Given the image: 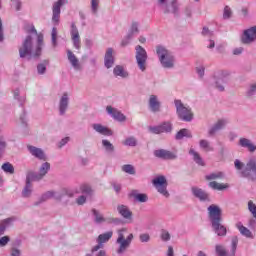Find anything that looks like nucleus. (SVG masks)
<instances>
[{
	"instance_id": "nucleus-1",
	"label": "nucleus",
	"mask_w": 256,
	"mask_h": 256,
	"mask_svg": "<svg viewBox=\"0 0 256 256\" xmlns=\"http://www.w3.org/2000/svg\"><path fill=\"white\" fill-rule=\"evenodd\" d=\"M27 33H34V35H37L36 46L33 50V36L28 35L23 41L22 47L19 48L20 58L25 59V57H27L28 61H31V59H39L43 53V47L45 45L43 42V34H37V29H35V26L33 25L27 30Z\"/></svg>"
},
{
	"instance_id": "nucleus-2",
	"label": "nucleus",
	"mask_w": 256,
	"mask_h": 256,
	"mask_svg": "<svg viewBox=\"0 0 256 256\" xmlns=\"http://www.w3.org/2000/svg\"><path fill=\"white\" fill-rule=\"evenodd\" d=\"M207 210L214 233H216L218 237H225V235H227V228L221 224V221H223V210L215 204L210 205Z\"/></svg>"
},
{
	"instance_id": "nucleus-3",
	"label": "nucleus",
	"mask_w": 256,
	"mask_h": 256,
	"mask_svg": "<svg viewBox=\"0 0 256 256\" xmlns=\"http://www.w3.org/2000/svg\"><path fill=\"white\" fill-rule=\"evenodd\" d=\"M156 55L164 69H173L175 67V55L169 51L165 46H156Z\"/></svg>"
},
{
	"instance_id": "nucleus-4",
	"label": "nucleus",
	"mask_w": 256,
	"mask_h": 256,
	"mask_svg": "<svg viewBox=\"0 0 256 256\" xmlns=\"http://www.w3.org/2000/svg\"><path fill=\"white\" fill-rule=\"evenodd\" d=\"M75 192L73 190L63 188L59 192L55 191H47L44 194L41 195V197L34 203V205L37 207L41 205V203H45V201H49V199H56V201H61L64 197L72 198L74 197Z\"/></svg>"
},
{
	"instance_id": "nucleus-5",
	"label": "nucleus",
	"mask_w": 256,
	"mask_h": 256,
	"mask_svg": "<svg viewBox=\"0 0 256 256\" xmlns=\"http://www.w3.org/2000/svg\"><path fill=\"white\" fill-rule=\"evenodd\" d=\"M174 105L176 107L177 117L180 121H184L185 123H191V121H193L194 114L191 107L185 106L179 99L174 100Z\"/></svg>"
},
{
	"instance_id": "nucleus-6",
	"label": "nucleus",
	"mask_w": 256,
	"mask_h": 256,
	"mask_svg": "<svg viewBox=\"0 0 256 256\" xmlns=\"http://www.w3.org/2000/svg\"><path fill=\"white\" fill-rule=\"evenodd\" d=\"M127 231V228H122L118 230V238L116 239L117 245H119L118 249L116 250V253L118 255H122V253L126 252L129 247H131V243L133 242V234H129L127 238L125 239V233Z\"/></svg>"
},
{
	"instance_id": "nucleus-7",
	"label": "nucleus",
	"mask_w": 256,
	"mask_h": 256,
	"mask_svg": "<svg viewBox=\"0 0 256 256\" xmlns=\"http://www.w3.org/2000/svg\"><path fill=\"white\" fill-rule=\"evenodd\" d=\"M237 245H239V238L233 236L231 239V249L230 252L223 244L215 245L216 256H236L237 255Z\"/></svg>"
},
{
	"instance_id": "nucleus-8",
	"label": "nucleus",
	"mask_w": 256,
	"mask_h": 256,
	"mask_svg": "<svg viewBox=\"0 0 256 256\" xmlns=\"http://www.w3.org/2000/svg\"><path fill=\"white\" fill-rule=\"evenodd\" d=\"M135 51H136V63L138 66V69H140V71L144 72L147 70V50H145V48H143V46L141 45H137L135 47Z\"/></svg>"
},
{
	"instance_id": "nucleus-9",
	"label": "nucleus",
	"mask_w": 256,
	"mask_h": 256,
	"mask_svg": "<svg viewBox=\"0 0 256 256\" xmlns=\"http://www.w3.org/2000/svg\"><path fill=\"white\" fill-rule=\"evenodd\" d=\"M229 74L224 70H219L214 74L215 88L221 93L225 91V85L229 83Z\"/></svg>"
},
{
	"instance_id": "nucleus-10",
	"label": "nucleus",
	"mask_w": 256,
	"mask_h": 256,
	"mask_svg": "<svg viewBox=\"0 0 256 256\" xmlns=\"http://www.w3.org/2000/svg\"><path fill=\"white\" fill-rule=\"evenodd\" d=\"M241 174L242 177H246V179L250 181H256V157H252L248 160Z\"/></svg>"
},
{
	"instance_id": "nucleus-11",
	"label": "nucleus",
	"mask_w": 256,
	"mask_h": 256,
	"mask_svg": "<svg viewBox=\"0 0 256 256\" xmlns=\"http://www.w3.org/2000/svg\"><path fill=\"white\" fill-rule=\"evenodd\" d=\"M152 184L160 195H163V197L166 198L169 197V191H167V185H169V183L167 182V178H165V176H157L152 180Z\"/></svg>"
},
{
	"instance_id": "nucleus-12",
	"label": "nucleus",
	"mask_w": 256,
	"mask_h": 256,
	"mask_svg": "<svg viewBox=\"0 0 256 256\" xmlns=\"http://www.w3.org/2000/svg\"><path fill=\"white\" fill-rule=\"evenodd\" d=\"M191 193L195 199H198L200 203H210L211 202V196L207 191L203 190L202 188H199L197 186H193L191 188Z\"/></svg>"
},
{
	"instance_id": "nucleus-13",
	"label": "nucleus",
	"mask_w": 256,
	"mask_h": 256,
	"mask_svg": "<svg viewBox=\"0 0 256 256\" xmlns=\"http://www.w3.org/2000/svg\"><path fill=\"white\" fill-rule=\"evenodd\" d=\"M241 41L244 45H251L256 41V26H252L243 31Z\"/></svg>"
},
{
	"instance_id": "nucleus-14",
	"label": "nucleus",
	"mask_w": 256,
	"mask_h": 256,
	"mask_svg": "<svg viewBox=\"0 0 256 256\" xmlns=\"http://www.w3.org/2000/svg\"><path fill=\"white\" fill-rule=\"evenodd\" d=\"M154 157L163 159V161H175L177 159V153L165 149H158L154 151Z\"/></svg>"
},
{
	"instance_id": "nucleus-15",
	"label": "nucleus",
	"mask_w": 256,
	"mask_h": 256,
	"mask_svg": "<svg viewBox=\"0 0 256 256\" xmlns=\"http://www.w3.org/2000/svg\"><path fill=\"white\" fill-rule=\"evenodd\" d=\"M70 35L75 49H81V36L79 35V29L75 22L71 23Z\"/></svg>"
},
{
	"instance_id": "nucleus-16",
	"label": "nucleus",
	"mask_w": 256,
	"mask_h": 256,
	"mask_svg": "<svg viewBox=\"0 0 256 256\" xmlns=\"http://www.w3.org/2000/svg\"><path fill=\"white\" fill-rule=\"evenodd\" d=\"M65 3H67V0H58L57 2H55L53 4V8H52V13H53L52 21L56 25H59V19L61 17V7H63V5H65Z\"/></svg>"
},
{
	"instance_id": "nucleus-17",
	"label": "nucleus",
	"mask_w": 256,
	"mask_h": 256,
	"mask_svg": "<svg viewBox=\"0 0 256 256\" xmlns=\"http://www.w3.org/2000/svg\"><path fill=\"white\" fill-rule=\"evenodd\" d=\"M106 111L108 115H110L112 118H114L115 121H118L119 123H124V121H127V116H125V114H123L117 108L107 106Z\"/></svg>"
},
{
	"instance_id": "nucleus-18",
	"label": "nucleus",
	"mask_w": 256,
	"mask_h": 256,
	"mask_svg": "<svg viewBox=\"0 0 256 256\" xmlns=\"http://www.w3.org/2000/svg\"><path fill=\"white\" fill-rule=\"evenodd\" d=\"M225 125H227V120L220 119L215 124H213L208 130V137H215L221 129H225Z\"/></svg>"
},
{
	"instance_id": "nucleus-19",
	"label": "nucleus",
	"mask_w": 256,
	"mask_h": 256,
	"mask_svg": "<svg viewBox=\"0 0 256 256\" xmlns=\"http://www.w3.org/2000/svg\"><path fill=\"white\" fill-rule=\"evenodd\" d=\"M117 211L123 219H126L127 223H133V212L129 210V207L120 204L117 206Z\"/></svg>"
},
{
	"instance_id": "nucleus-20",
	"label": "nucleus",
	"mask_w": 256,
	"mask_h": 256,
	"mask_svg": "<svg viewBox=\"0 0 256 256\" xmlns=\"http://www.w3.org/2000/svg\"><path fill=\"white\" fill-rule=\"evenodd\" d=\"M58 109L59 115L61 117H63V115L67 113V109H69V94H67V92L63 93V95L61 96L59 100Z\"/></svg>"
},
{
	"instance_id": "nucleus-21",
	"label": "nucleus",
	"mask_w": 256,
	"mask_h": 256,
	"mask_svg": "<svg viewBox=\"0 0 256 256\" xmlns=\"http://www.w3.org/2000/svg\"><path fill=\"white\" fill-rule=\"evenodd\" d=\"M27 149L29 153L36 159H39L40 161H47V156L45 155L43 149L31 145H28Z\"/></svg>"
},
{
	"instance_id": "nucleus-22",
	"label": "nucleus",
	"mask_w": 256,
	"mask_h": 256,
	"mask_svg": "<svg viewBox=\"0 0 256 256\" xmlns=\"http://www.w3.org/2000/svg\"><path fill=\"white\" fill-rule=\"evenodd\" d=\"M148 107L152 113H159L161 111V102L157 95H151L148 100Z\"/></svg>"
},
{
	"instance_id": "nucleus-23",
	"label": "nucleus",
	"mask_w": 256,
	"mask_h": 256,
	"mask_svg": "<svg viewBox=\"0 0 256 256\" xmlns=\"http://www.w3.org/2000/svg\"><path fill=\"white\" fill-rule=\"evenodd\" d=\"M163 10L165 14L173 13L174 17H179V2L172 0L170 6L165 5Z\"/></svg>"
},
{
	"instance_id": "nucleus-24",
	"label": "nucleus",
	"mask_w": 256,
	"mask_h": 256,
	"mask_svg": "<svg viewBox=\"0 0 256 256\" xmlns=\"http://www.w3.org/2000/svg\"><path fill=\"white\" fill-rule=\"evenodd\" d=\"M115 65V56H113V48H107L104 56V66L106 69H111Z\"/></svg>"
},
{
	"instance_id": "nucleus-25",
	"label": "nucleus",
	"mask_w": 256,
	"mask_h": 256,
	"mask_svg": "<svg viewBox=\"0 0 256 256\" xmlns=\"http://www.w3.org/2000/svg\"><path fill=\"white\" fill-rule=\"evenodd\" d=\"M92 129H94L96 133H99L100 135H105L106 137H111V135H113V131L111 129L99 123L93 124Z\"/></svg>"
},
{
	"instance_id": "nucleus-26",
	"label": "nucleus",
	"mask_w": 256,
	"mask_h": 256,
	"mask_svg": "<svg viewBox=\"0 0 256 256\" xmlns=\"http://www.w3.org/2000/svg\"><path fill=\"white\" fill-rule=\"evenodd\" d=\"M238 145L240 147H243L244 149H248V151H250V153H255V151H256V145L253 144V142L251 140H249L248 138H240Z\"/></svg>"
},
{
	"instance_id": "nucleus-27",
	"label": "nucleus",
	"mask_w": 256,
	"mask_h": 256,
	"mask_svg": "<svg viewBox=\"0 0 256 256\" xmlns=\"http://www.w3.org/2000/svg\"><path fill=\"white\" fill-rule=\"evenodd\" d=\"M185 138L193 139V133H191V130L183 128V129H180L175 135L176 141H181Z\"/></svg>"
},
{
	"instance_id": "nucleus-28",
	"label": "nucleus",
	"mask_w": 256,
	"mask_h": 256,
	"mask_svg": "<svg viewBox=\"0 0 256 256\" xmlns=\"http://www.w3.org/2000/svg\"><path fill=\"white\" fill-rule=\"evenodd\" d=\"M43 179L39 172L33 170H28L26 173V183H31L33 181H41Z\"/></svg>"
},
{
	"instance_id": "nucleus-29",
	"label": "nucleus",
	"mask_w": 256,
	"mask_h": 256,
	"mask_svg": "<svg viewBox=\"0 0 256 256\" xmlns=\"http://www.w3.org/2000/svg\"><path fill=\"white\" fill-rule=\"evenodd\" d=\"M113 73L115 77H121L122 79H127V77H129V72H127L125 68H123V66L121 65L115 66L113 69Z\"/></svg>"
},
{
	"instance_id": "nucleus-30",
	"label": "nucleus",
	"mask_w": 256,
	"mask_h": 256,
	"mask_svg": "<svg viewBox=\"0 0 256 256\" xmlns=\"http://www.w3.org/2000/svg\"><path fill=\"white\" fill-rule=\"evenodd\" d=\"M237 229L243 235V237H247V239H253V232L249 230V228L243 226L241 222L237 224Z\"/></svg>"
},
{
	"instance_id": "nucleus-31",
	"label": "nucleus",
	"mask_w": 256,
	"mask_h": 256,
	"mask_svg": "<svg viewBox=\"0 0 256 256\" xmlns=\"http://www.w3.org/2000/svg\"><path fill=\"white\" fill-rule=\"evenodd\" d=\"M92 215L94 216V222L96 225H101V223H107V218L103 216L97 209H92Z\"/></svg>"
},
{
	"instance_id": "nucleus-32",
	"label": "nucleus",
	"mask_w": 256,
	"mask_h": 256,
	"mask_svg": "<svg viewBox=\"0 0 256 256\" xmlns=\"http://www.w3.org/2000/svg\"><path fill=\"white\" fill-rule=\"evenodd\" d=\"M189 155L193 156V160L197 165H200L201 167H205V161H203V158L201 155H199V152H196L195 149L191 148L189 150Z\"/></svg>"
},
{
	"instance_id": "nucleus-33",
	"label": "nucleus",
	"mask_w": 256,
	"mask_h": 256,
	"mask_svg": "<svg viewBox=\"0 0 256 256\" xmlns=\"http://www.w3.org/2000/svg\"><path fill=\"white\" fill-rule=\"evenodd\" d=\"M67 57L72 67H74L75 69H80L81 65L79 64V59H77V57L75 56V54H73L71 50L67 51Z\"/></svg>"
},
{
	"instance_id": "nucleus-34",
	"label": "nucleus",
	"mask_w": 256,
	"mask_h": 256,
	"mask_svg": "<svg viewBox=\"0 0 256 256\" xmlns=\"http://www.w3.org/2000/svg\"><path fill=\"white\" fill-rule=\"evenodd\" d=\"M131 196L134 197L135 201H138L139 203H147V194L137 193V190H133L131 192Z\"/></svg>"
},
{
	"instance_id": "nucleus-35",
	"label": "nucleus",
	"mask_w": 256,
	"mask_h": 256,
	"mask_svg": "<svg viewBox=\"0 0 256 256\" xmlns=\"http://www.w3.org/2000/svg\"><path fill=\"white\" fill-rule=\"evenodd\" d=\"M209 187H211V189H214V191H224V189L229 188V185L212 181V182H209Z\"/></svg>"
},
{
	"instance_id": "nucleus-36",
	"label": "nucleus",
	"mask_w": 256,
	"mask_h": 256,
	"mask_svg": "<svg viewBox=\"0 0 256 256\" xmlns=\"http://www.w3.org/2000/svg\"><path fill=\"white\" fill-rule=\"evenodd\" d=\"M48 65H49V60H43L41 63H39L37 65L38 75H45V73H47Z\"/></svg>"
},
{
	"instance_id": "nucleus-37",
	"label": "nucleus",
	"mask_w": 256,
	"mask_h": 256,
	"mask_svg": "<svg viewBox=\"0 0 256 256\" xmlns=\"http://www.w3.org/2000/svg\"><path fill=\"white\" fill-rule=\"evenodd\" d=\"M160 131L162 133H171L173 131V123L165 121L160 124Z\"/></svg>"
},
{
	"instance_id": "nucleus-38",
	"label": "nucleus",
	"mask_w": 256,
	"mask_h": 256,
	"mask_svg": "<svg viewBox=\"0 0 256 256\" xmlns=\"http://www.w3.org/2000/svg\"><path fill=\"white\" fill-rule=\"evenodd\" d=\"M111 237H113V231H108L103 234H100L97 238V241H99L102 244L107 243V241H109Z\"/></svg>"
},
{
	"instance_id": "nucleus-39",
	"label": "nucleus",
	"mask_w": 256,
	"mask_h": 256,
	"mask_svg": "<svg viewBox=\"0 0 256 256\" xmlns=\"http://www.w3.org/2000/svg\"><path fill=\"white\" fill-rule=\"evenodd\" d=\"M33 193V186L31 183L26 182L24 189L22 190V197L27 198L31 197V194Z\"/></svg>"
},
{
	"instance_id": "nucleus-40",
	"label": "nucleus",
	"mask_w": 256,
	"mask_h": 256,
	"mask_svg": "<svg viewBox=\"0 0 256 256\" xmlns=\"http://www.w3.org/2000/svg\"><path fill=\"white\" fill-rule=\"evenodd\" d=\"M50 170L51 164L49 162H44L39 169L41 178L43 179V177H45V175H47V173H49Z\"/></svg>"
},
{
	"instance_id": "nucleus-41",
	"label": "nucleus",
	"mask_w": 256,
	"mask_h": 256,
	"mask_svg": "<svg viewBox=\"0 0 256 256\" xmlns=\"http://www.w3.org/2000/svg\"><path fill=\"white\" fill-rule=\"evenodd\" d=\"M102 145L106 151V153H115V146L109 142L107 139L102 140Z\"/></svg>"
},
{
	"instance_id": "nucleus-42",
	"label": "nucleus",
	"mask_w": 256,
	"mask_h": 256,
	"mask_svg": "<svg viewBox=\"0 0 256 256\" xmlns=\"http://www.w3.org/2000/svg\"><path fill=\"white\" fill-rule=\"evenodd\" d=\"M80 191L81 193H83V195H87L88 197H91V195H93V189L88 184L81 185Z\"/></svg>"
},
{
	"instance_id": "nucleus-43",
	"label": "nucleus",
	"mask_w": 256,
	"mask_h": 256,
	"mask_svg": "<svg viewBox=\"0 0 256 256\" xmlns=\"http://www.w3.org/2000/svg\"><path fill=\"white\" fill-rule=\"evenodd\" d=\"M139 33V22H132L130 29L128 30V35L135 37V34Z\"/></svg>"
},
{
	"instance_id": "nucleus-44",
	"label": "nucleus",
	"mask_w": 256,
	"mask_h": 256,
	"mask_svg": "<svg viewBox=\"0 0 256 256\" xmlns=\"http://www.w3.org/2000/svg\"><path fill=\"white\" fill-rule=\"evenodd\" d=\"M224 174L223 172H214L209 175H206L207 181H215V179H223Z\"/></svg>"
},
{
	"instance_id": "nucleus-45",
	"label": "nucleus",
	"mask_w": 256,
	"mask_h": 256,
	"mask_svg": "<svg viewBox=\"0 0 256 256\" xmlns=\"http://www.w3.org/2000/svg\"><path fill=\"white\" fill-rule=\"evenodd\" d=\"M107 225H123V220L121 218H113V217H107L106 218Z\"/></svg>"
},
{
	"instance_id": "nucleus-46",
	"label": "nucleus",
	"mask_w": 256,
	"mask_h": 256,
	"mask_svg": "<svg viewBox=\"0 0 256 256\" xmlns=\"http://www.w3.org/2000/svg\"><path fill=\"white\" fill-rule=\"evenodd\" d=\"M2 170L4 173H9L10 175H13L15 173V167H13V164L6 162L2 165Z\"/></svg>"
},
{
	"instance_id": "nucleus-47",
	"label": "nucleus",
	"mask_w": 256,
	"mask_h": 256,
	"mask_svg": "<svg viewBox=\"0 0 256 256\" xmlns=\"http://www.w3.org/2000/svg\"><path fill=\"white\" fill-rule=\"evenodd\" d=\"M124 145H126V147H137V138H135L134 136L126 138L124 141Z\"/></svg>"
},
{
	"instance_id": "nucleus-48",
	"label": "nucleus",
	"mask_w": 256,
	"mask_h": 256,
	"mask_svg": "<svg viewBox=\"0 0 256 256\" xmlns=\"http://www.w3.org/2000/svg\"><path fill=\"white\" fill-rule=\"evenodd\" d=\"M122 171L128 173V175H135V167L131 164H125L122 166Z\"/></svg>"
},
{
	"instance_id": "nucleus-49",
	"label": "nucleus",
	"mask_w": 256,
	"mask_h": 256,
	"mask_svg": "<svg viewBox=\"0 0 256 256\" xmlns=\"http://www.w3.org/2000/svg\"><path fill=\"white\" fill-rule=\"evenodd\" d=\"M160 239L167 243V241H171V234L169 233V231L162 229L160 231Z\"/></svg>"
},
{
	"instance_id": "nucleus-50",
	"label": "nucleus",
	"mask_w": 256,
	"mask_h": 256,
	"mask_svg": "<svg viewBox=\"0 0 256 256\" xmlns=\"http://www.w3.org/2000/svg\"><path fill=\"white\" fill-rule=\"evenodd\" d=\"M199 145H200V148L205 149V151H213V147H211V145L206 139L200 140Z\"/></svg>"
},
{
	"instance_id": "nucleus-51",
	"label": "nucleus",
	"mask_w": 256,
	"mask_h": 256,
	"mask_svg": "<svg viewBox=\"0 0 256 256\" xmlns=\"http://www.w3.org/2000/svg\"><path fill=\"white\" fill-rule=\"evenodd\" d=\"M149 133H152L153 135H161V126L160 124L157 126H149L148 127Z\"/></svg>"
},
{
	"instance_id": "nucleus-52",
	"label": "nucleus",
	"mask_w": 256,
	"mask_h": 256,
	"mask_svg": "<svg viewBox=\"0 0 256 256\" xmlns=\"http://www.w3.org/2000/svg\"><path fill=\"white\" fill-rule=\"evenodd\" d=\"M132 40L133 36H131V34H127L126 36H124L120 43L121 47H127V45H129V43H131Z\"/></svg>"
},
{
	"instance_id": "nucleus-53",
	"label": "nucleus",
	"mask_w": 256,
	"mask_h": 256,
	"mask_svg": "<svg viewBox=\"0 0 256 256\" xmlns=\"http://www.w3.org/2000/svg\"><path fill=\"white\" fill-rule=\"evenodd\" d=\"M232 15H233V11L231 10V7L225 6L224 12H223V19H231Z\"/></svg>"
},
{
	"instance_id": "nucleus-54",
	"label": "nucleus",
	"mask_w": 256,
	"mask_h": 256,
	"mask_svg": "<svg viewBox=\"0 0 256 256\" xmlns=\"http://www.w3.org/2000/svg\"><path fill=\"white\" fill-rule=\"evenodd\" d=\"M248 211L252 213V216L256 219V205L251 200L248 201Z\"/></svg>"
},
{
	"instance_id": "nucleus-55",
	"label": "nucleus",
	"mask_w": 256,
	"mask_h": 256,
	"mask_svg": "<svg viewBox=\"0 0 256 256\" xmlns=\"http://www.w3.org/2000/svg\"><path fill=\"white\" fill-rule=\"evenodd\" d=\"M91 10L94 15L99 11V0H91Z\"/></svg>"
},
{
	"instance_id": "nucleus-56",
	"label": "nucleus",
	"mask_w": 256,
	"mask_h": 256,
	"mask_svg": "<svg viewBox=\"0 0 256 256\" xmlns=\"http://www.w3.org/2000/svg\"><path fill=\"white\" fill-rule=\"evenodd\" d=\"M247 97H253L256 95V83L251 84L246 92Z\"/></svg>"
},
{
	"instance_id": "nucleus-57",
	"label": "nucleus",
	"mask_w": 256,
	"mask_h": 256,
	"mask_svg": "<svg viewBox=\"0 0 256 256\" xmlns=\"http://www.w3.org/2000/svg\"><path fill=\"white\" fill-rule=\"evenodd\" d=\"M5 149H7V141H5V138L0 137V157L5 153Z\"/></svg>"
},
{
	"instance_id": "nucleus-58",
	"label": "nucleus",
	"mask_w": 256,
	"mask_h": 256,
	"mask_svg": "<svg viewBox=\"0 0 256 256\" xmlns=\"http://www.w3.org/2000/svg\"><path fill=\"white\" fill-rule=\"evenodd\" d=\"M139 239L141 243H149V241H151V236L149 233H143L139 235Z\"/></svg>"
},
{
	"instance_id": "nucleus-59",
	"label": "nucleus",
	"mask_w": 256,
	"mask_h": 256,
	"mask_svg": "<svg viewBox=\"0 0 256 256\" xmlns=\"http://www.w3.org/2000/svg\"><path fill=\"white\" fill-rule=\"evenodd\" d=\"M51 36L53 47H57V29L55 27L52 28Z\"/></svg>"
},
{
	"instance_id": "nucleus-60",
	"label": "nucleus",
	"mask_w": 256,
	"mask_h": 256,
	"mask_svg": "<svg viewBox=\"0 0 256 256\" xmlns=\"http://www.w3.org/2000/svg\"><path fill=\"white\" fill-rule=\"evenodd\" d=\"M14 99H17V101H19L20 103V107H23V103H25V98L19 97V89H16L14 91Z\"/></svg>"
},
{
	"instance_id": "nucleus-61",
	"label": "nucleus",
	"mask_w": 256,
	"mask_h": 256,
	"mask_svg": "<svg viewBox=\"0 0 256 256\" xmlns=\"http://www.w3.org/2000/svg\"><path fill=\"white\" fill-rule=\"evenodd\" d=\"M11 3H12V5H14L16 11H21V7L23 5L21 0H11Z\"/></svg>"
},
{
	"instance_id": "nucleus-62",
	"label": "nucleus",
	"mask_w": 256,
	"mask_h": 256,
	"mask_svg": "<svg viewBox=\"0 0 256 256\" xmlns=\"http://www.w3.org/2000/svg\"><path fill=\"white\" fill-rule=\"evenodd\" d=\"M97 243L98 244L92 248V253H98V251H101V249H103V242L97 241Z\"/></svg>"
},
{
	"instance_id": "nucleus-63",
	"label": "nucleus",
	"mask_w": 256,
	"mask_h": 256,
	"mask_svg": "<svg viewBox=\"0 0 256 256\" xmlns=\"http://www.w3.org/2000/svg\"><path fill=\"white\" fill-rule=\"evenodd\" d=\"M87 202V197L85 195H81L76 199L77 205H85Z\"/></svg>"
},
{
	"instance_id": "nucleus-64",
	"label": "nucleus",
	"mask_w": 256,
	"mask_h": 256,
	"mask_svg": "<svg viewBox=\"0 0 256 256\" xmlns=\"http://www.w3.org/2000/svg\"><path fill=\"white\" fill-rule=\"evenodd\" d=\"M9 241H11V238H9V236H4L0 238V247H5L7 243H9Z\"/></svg>"
}]
</instances>
